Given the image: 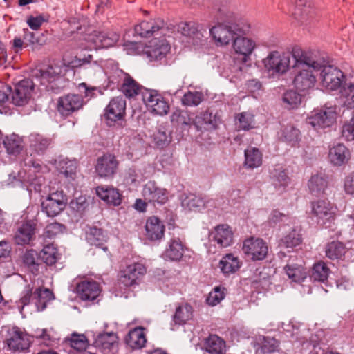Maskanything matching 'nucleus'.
<instances>
[{"mask_svg":"<svg viewBox=\"0 0 354 354\" xmlns=\"http://www.w3.org/2000/svg\"><path fill=\"white\" fill-rule=\"evenodd\" d=\"M292 57L295 60V67L298 72L294 79L295 88L300 91L313 88L316 82L315 73L322 68V64L314 60L306 53L294 51Z\"/></svg>","mask_w":354,"mask_h":354,"instance_id":"obj_2","label":"nucleus"},{"mask_svg":"<svg viewBox=\"0 0 354 354\" xmlns=\"http://www.w3.org/2000/svg\"><path fill=\"white\" fill-rule=\"evenodd\" d=\"M30 147L37 153H43L52 145V140L38 133L29 136Z\"/></svg>","mask_w":354,"mask_h":354,"instance_id":"obj_42","label":"nucleus"},{"mask_svg":"<svg viewBox=\"0 0 354 354\" xmlns=\"http://www.w3.org/2000/svg\"><path fill=\"white\" fill-rule=\"evenodd\" d=\"M165 26V22L160 18L142 20L135 26V32L141 37H151L157 35Z\"/></svg>","mask_w":354,"mask_h":354,"instance_id":"obj_21","label":"nucleus"},{"mask_svg":"<svg viewBox=\"0 0 354 354\" xmlns=\"http://www.w3.org/2000/svg\"><path fill=\"white\" fill-rule=\"evenodd\" d=\"M350 158V151L343 144H335L329 149L328 160L335 166H342L346 164Z\"/></svg>","mask_w":354,"mask_h":354,"instance_id":"obj_24","label":"nucleus"},{"mask_svg":"<svg viewBox=\"0 0 354 354\" xmlns=\"http://www.w3.org/2000/svg\"><path fill=\"white\" fill-rule=\"evenodd\" d=\"M36 225L32 221H27L19 225L15 232L14 240L17 245H28L35 239Z\"/></svg>","mask_w":354,"mask_h":354,"instance_id":"obj_23","label":"nucleus"},{"mask_svg":"<svg viewBox=\"0 0 354 354\" xmlns=\"http://www.w3.org/2000/svg\"><path fill=\"white\" fill-rule=\"evenodd\" d=\"M3 144L10 154L19 153L23 149L22 139L15 133L6 136L3 140Z\"/></svg>","mask_w":354,"mask_h":354,"instance_id":"obj_47","label":"nucleus"},{"mask_svg":"<svg viewBox=\"0 0 354 354\" xmlns=\"http://www.w3.org/2000/svg\"><path fill=\"white\" fill-rule=\"evenodd\" d=\"M142 196L146 201L153 204H165L168 200L167 190L158 187L153 181H149L144 185Z\"/></svg>","mask_w":354,"mask_h":354,"instance_id":"obj_20","label":"nucleus"},{"mask_svg":"<svg viewBox=\"0 0 354 354\" xmlns=\"http://www.w3.org/2000/svg\"><path fill=\"white\" fill-rule=\"evenodd\" d=\"M65 229L64 225L59 223H52L48 224L45 228V235L46 237L52 238L62 233Z\"/></svg>","mask_w":354,"mask_h":354,"instance_id":"obj_63","label":"nucleus"},{"mask_svg":"<svg viewBox=\"0 0 354 354\" xmlns=\"http://www.w3.org/2000/svg\"><path fill=\"white\" fill-rule=\"evenodd\" d=\"M245 166L249 169L259 167L262 164V153L259 149L250 147L245 150Z\"/></svg>","mask_w":354,"mask_h":354,"instance_id":"obj_41","label":"nucleus"},{"mask_svg":"<svg viewBox=\"0 0 354 354\" xmlns=\"http://www.w3.org/2000/svg\"><path fill=\"white\" fill-rule=\"evenodd\" d=\"M168 248L165 250L163 257L165 259L178 261L183 255V246L178 238H173L168 243Z\"/></svg>","mask_w":354,"mask_h":354,"instance_id":"obj_37","label":"nucleus"},{"mask_svg":"<svg viewBox=\"0 0 354 354\" xmlns=\"http://www.w3.org/2000/svg\"><path fill=\"white\" fill-rule=\"evenodd\" d=\"M319 71L322 86L326 90H339L342 85L348 81L343 72L335 66L322 64Z\"/></svg>","mask_w":354,"mask_h":354,"instance_id":"obj_5","label":"nucleus"},{"mask_svg":"<svg viewBox=\"0 0 354 354\" xmlns=\"http://www.w3.org/2000/svg\"><path fill=\"white\" fill-rule=\"evenodd\" d=\"M142 100L148 109L156 115H166L169 110L168 102L157 91L145 90Z\"/></svg>","mask_w":354,"mask_h":354,"instance_id":"obj_12","label":"nucleus"},{"mask_svg":"<svg viewBox=\"0 0 354 354\" xmlns=\"http://www.w3.org/2000/svg\"><path fill=\"white\" fill-rule=\"evenodd\" d=\"M245 35L240 34V35H236L232 42L233 50L236 54L242 57L241 59L244 63L248 61L256 46L254 41L246 37Z\"/></svg>","mask_w":354,"mask_h":354,"instance_id":"obj_22","label":"nucleus"},{"mask_svg":"<svg viewBox=\"0 0 354 354\" xmlns=\"http://www.w3.org/2000/svg\"><path fill=\"white\" fill-rule=\"evenodd\" d=\"M208 237L210 245L218 249L229 247L233 243V232L227 224H220L212 228Z\"/></svg>","mask_w":354,"mask_h":354,"instance_id":"obj_9","label":"nucleus"},{"mask_svg":"<svg viewBox=\"0 0 354 354\" xmlns=\"http://www.w3.org/2000/svg\"><path fill=\"white\" fill-rule=\"evenodd\" d=\"M77 162L76 160H69L64 158L59 161L57 168L60 173L66 177L73 178L76 172Z\"/></svg>","mask_w":354,"mask_h":354,"instance_id":"obj_54","label":"nucleus"},{"mask_svg":"<svg viewBox=\"0 0 354 354\" xmlns=\"http://www.w3.org/2000/svg\"><path fill=\"white\" fill-rule=\"evenodd\" d=\"M272 184L279 192H283L290 183V178L282 168H276L271 173Z\"/></svg>","mask_w":354,"mask_h":354,"instance_id":"obj_39","label":"nucleus"},{"mask_svg":"<svg viewBox=\"0 0 354 354\" xmlns=\"http://www.w3.org/2000/svg\"><path fill=\"white\" fill-rule=\"evenodd\" d=\"M241 263L237 257L232 254H227L219 262L221 272L226 275L236 272L241 267Z\"/></svg>","mask_w":354,"mask_h":354,"instance_id":"obj_34","label":"nucleus"},{"mask_svg":"<svg viewBox=\"0 0 354 354\" xmlns=\"http://www.w3.org/2000/svg\"><path fill=\"white\" fill-rule=\"evenodd\" d=\"M45 21L46 19H44V16L42 15H40L37 17H28L26 22L31 29L34 30H37L40 28V27Z\"/></svg>","mask_w":354,"mask_h":354,"instance_id":"obj_64","label":"nucleus"},{"mask_svg":"<svg viewBox=\"0 0 354 354\" xmlns=\"http://www.w3.org/2000/svg\"><path fill=\"white\" fill-rule=\"evenodd\" d=\"M83 105L82 96L76 94H68L62 96L57 101V111L63 116H68L78 111Z\"/></svg>","mask_w":354,"mask_h":354,"instance_id":"obj_18","label":"nucleus"},{"mask_svg":"<svg viewBox=\"0 0 354 354\" xmlns=\"http://www.w3.org/2000/svg\"><path fill=\"white\" fill-rule=\"evenodd\" d=\"M118 164L114 155L106 153L97 158L95 171L100 177H112L117 171Z\"/></svg>","mask_w":354,"mask_h":354,"instance_id":"obj_19","label":"nucleus"},{"mask_svg":"<svg viewBox=\"0 0 354 354\" xmlns=\"http://www.w3.org/2000/svg\"><path fill=\"white\" fill-rule=\"evenodd\" d=\"M203 100V95L199 91H188L182 98V103L187 106H196Z\"/></svg>","mask_w":354,"mask_h":354,"instance_id":"obj_60","label":"nucleus"},{"mask_svg":"<svg viewBox=\"0 0 354 354\" xmlns=\"http://www.w3.org/2000/svg\"><path fill=\"white\" fill-rule=\"evenodd\" d=\"M147 272L146 267L141 263H130L120 270V282L126 287L138 284Z\"/></svg>","mask_w":354,"mask_h":354,"instance_id":"obj_10","label":"nucleus"},{"mask_svg":"<svg viewBox=\"0 0 354 354\" xmlns=\"http://www.w3.org/2000/svg\"><path fill=\"white\" fill-rule=\"evenodd\" d=\"M62 68L59 65H53L48 66L46 70L40 71V82L45 86L47 89L54 90L55 86L52 85L57 81L61 80V74Z\"/></svg>","mask_w":354,"mask_h":354,"instance_id":"obj_25","label":"nucleus"},{"mask_svg":"<svg viewBox=\"0 0 354 354\" xmlns=\"http://www.w3.org/2000/svg\"><path fill=\"white\" fill-rule=\"evenodd\" d=\"M257 344L259 345V348L257 350V353L259 350L263 354H270L277 351L279 347V342L270 337L259 336L256 339Z\"/></svg>","mask_w":354,"mask_h":354,"instance_id":"obj_43","label":"nucleus"},{"mask_svg":"<svg viewBox=\"0 0 354 354\" xmlns=\"http://www.w3.org/2000/svg\"><path fill=\"white\" fill-rule=\"evenodd\" d=\"M102 291L100 285L93 279H84L76 286V292L83 301H94Z\"/></svg>","mask_w":354,"mask_h":354,"instance_id":"obj_16","label":"nucleus"},{"mask_svg":"<svg viewBox=\"0 0 354 354\" xmlns=\"http://www.w3.org/2000/svg\"><path fill=\"white\" fill-rule=\"evenodd\" d=\"M225 288L215 287L214 290L209 292L207 298V303L212 306L218 304L225 296Z\"/></svg>","mask_w":354,"mask_h":354,"instance_id":"obj_61","label":"nucleus"},{"mask_svg":"<svg viewBox=\"0 0 354 354\" xmlns=\"http://www.w3.org/2000/svg\"><path fill=\"white\" fill-rule=\"evenodd\" d=\"M121 91L127 97H133L145 92V88L138 84L129 75L120 86Z\"/></svg>","mask_w":354,"mask_h":354,"instance_id":"obj_40","label":"nucleus"},{"mask_svg":"<svg viewBox=\"0 0 354 354\" xmlns=\"http://www.w3.org/2000/svg\"><path fill=\"white\" fill-rule=\"evenodd\" d=\"M342 136L348 141L354 140V115L342 126Z\"/></svg>","mask_w":354,"mask_h":354,"instance_id":"obj_62","label":"nucleus"},{"mask_svg":"<svg viewBox=\"0 0 354 354\" xmlns=\"http://www.w3.org/2000/svg\"><path fill=\"white\" fill-rule=\"evenodd\" d=\"M39 257L48 266L54 265L58 259V252L53 244H48L39 253Z\"/></svg>","mask_w":354,"mask_h":354,"instance_id":"obj_52","label":"nucleus"},{"mask_svg":"<svg viewBox=\"0 0 354 354\" xmlns=\"http://www.w3.org/2000/svg\"><path fill=\"white\" fill-rule=\"evenodd\" d=\"M126 101L122 97L113 98L105 109V118L109 125L123 119L125 115Z\"/></svg>","mask_w":354,"mask_h":354,"instance_id":"obj_17","label":"nucleus"},{"mask_svg":"<svg viewBox=\"0 0 354 354\" xmlns=\"http://www.w3.org/2000/svg\"><path fill=\"white\" fill-rule=\"evenodd\" d=\"M97 196L107 203L115 206L121 203V195L118 190L113 187L100 186L96 189Z\"/></svg>","mask_w":354,"mask_h":354,"instance_id":"obj_31","label":"nucleus"},{"mask_svg":"<svg viewBox=\"0 0 354 354\" xmlns=\"http://www.w3.org/2000/svg\"><path fill=\"white\" fill-rule=\"evenodd\" d=\"M243 251L252 261H261L268 255V246L262 239L252 237L244 241Z\"/></svg>","mask_w":354,"mask_h":354,"instance_id":"obj_13","label":"nucleus"},{"mask_svg":"<svg viewBox=\"0 0 354 354\" xmlns=\"http://www.w3.org/2000/svg\"><path fill=\"white\" fill-rule=\"evenodd\" d=\"M312 214L322 225L331 223L335 219L337 207L327 199H319L312 202Z\"/></svg>","mask_w":354,"mask_h":354,"instance_id":"obj_8","label":"nucleus"},{"mask_svg":"<svg viewBox=\"0 0 354 354\" xmlns=\"http://www.w3.org/2000/svg\"><path fill=\"white\" fill-rule=\"evenodd\" d=\"M204 346L209 354H224L225 352V342L216 335H209L205 339Z\"/></svg>","mask_w":354,"mask_h":354,"instance_id":"obj_36","label":"nucleus"},{"mask_svg":"<svg viewBox=\"0 0 354 354\" xmlns=\"http://www.w3.org/2000/svg\"><path fill=\"white\" fill-rule=\"evenodd\" d=\"M179 122L184 125H193L201 134L216 130L220 123L219 118L209 111L200 113L198 115L181 111L179 114Z\"/></svg>","mask_w":354,"mask_h":354,"instance_id":"obj_3","label":"nucleus"},{"mask_svg":"<svg viewBox=\"0 0 354 354\" xmlns=\"http://www.w3.org/2000/svg\"><path fill=\"white\" fill-rule=\"evenodd\" d=\"M170 50V46L165 39H154L147 47L146 53L152 59H161L165 57Z\"/></svg>","mask_w":354,"mask_h":354,"instance_id":"obj_28","label":"nucleus"},{"mask_svg":"<svg viewBox=\"0 0 354 354\" xmlns=\"http://www.w3.org/2000/svg\"><path fill=\"white\" fill-rule=\"evenodd\" d=\"M70 346L79 351H84L88 346V340L83 334L73 333L71 337L67 339Z\"/></svg>","mask_w":354,"mask_h":354,"instance_id":"obj_58","label":"nucleus"},{"mask_svg":"<svg viewBox=\"0 0 354 354\" xmlns=\"http://www.w3.org/2000/svg\"><path fill=\"white\" fill-rule=\"evenodd\" d=\"M209 202L210 201H205L201 196L189 194L183 199L182 205L191 211H200L205 207H207Z\"/></svg>","mask_w":354,"mask_h":354,"instance_id":"obj_44","label":"nucleus"},{"mask_svg":"<svg viewBox=\"0 0 354 354\" xmlns=\"http://www.w3.org/2000/svg\"><path fill=\"white\" fill-rule=\"evenodd\" d=\"M301 243L300 230L292 229L288 234L284 236L280 241V246L286 248H293Z\"/></svg>","mask_w":354,"mask_h":354,"instance_id":"obj_50","label":"nucleus"},{"mask_svg":"<svg viewBox=\"0 0 354 354\" xmlns=\"http://www.w3.org/2000/svg\"><path fill=\"white\" fill-rule=\"evenodd\" d=\"M329 274V268L322 261L315 263L313 268L310 277L314 281L324 282Z\"/></svg>","mask_w":354,"mask_h":354,"instance_id":"obj_55","label":"nucleus"},{"mask_svg":"<svg viewBox=\"0 0 354 354\" xmlns=\"http://www.w3.org/2000/svg\"><path fill=\"white\" fill-rule=\"evenodd\" d=\"M39 255L34 250H28L23 257V261L32 273H35L38 271V267L39 266Z\"/></svg>","mask_w":354,"mask_h":354,"instance_id":"obj_57","label":"nucleus"},{"mask_svg":"<svg viewBox=\"0 0 354 354\" xmlns=\"http://www.w3.org/2000/svg\"><path fill=\"white\" fill-rule=\"evenodd\" d=\"M336 109L333 106H324L315 109L306 118V122L315 129H324L332 126L336 120Z\"/></svg>","mask_w":354,"mask_h":354,"instance_id":"obj_6","label":"nucleus"},{"mask_svg":"<svg viewBox=\"0 0 354 354\" xmlns=\"http://www.w3.org/2000/svg\"><path fill=\"white\" fill-rule=\"evenodd\" d=\"M147 342L144 328L137 327L129 331L126 337V343L133 349H140L145 346Z\"/></svg>","mask_w":354,"mask_h":354,"instance_id":"obj_32","label":"nucleus"},{"mask_svg":"<svg viewBox=\"0 0 354 354\" xmlns=\"http://www.w3.org/2000/svg\"><path fill=\"white\" fill-rule=\"evenodd\" d=\"M217 19L218 23L209 32L218 46L229 45L236 35L247 34L250 28L245 20L238 18L232 11L225 8H219Z\"/></svg>","mask_w":354,"mask_h":354,"instance_id":"obj_1","label":"nucleus"},{"mask_svg":"<svg viewBox=\"0 0 354 354\" xmlns=\"http://www.w3.org/2000/svg\"><path fill=\"white\" fill-rule=\"evenodd\" d=\"M145 231L146 236L151 241L160 240L164 236L165 226L158 218L151 216L146 221Z\"/></svg>","mask_w":354,"mask_h":354,"instance_id":"obj_26","label":"nucleus"},{"mask_svg":"<svg viewBox=\"0 0 354 354\" xmlns=\"http://www.w3.org/2000/svg\"><path fill=\"white\" fill-rule=\"evenodd\" d=\"M155 145L159 148L167 147L171 142L172 137L170 133L159 129L153 136Z\"/></svg>","mask_w":354,"mask_h":354,"instance_id":"obj_59","label":"nucleus"},{"mask_svg":"<svg viewBox=\"0 0 354 354\" xmlns=\"http://www.w3.org/2000/svg\"><path fill=\"white\" fill-rule=\"evenodd\" d=\"M339 100L347 109H354V80L345 82L339 90Z\"/></svg>","mask_w":354,"mask_h":354,"instance_id":"obj_27","label":"nucleus"},{"mask_svg":"<svg viewBox=\"0 0 354 354\" xmlns=\"http://www.w3.org/2000/svg\"><path fill=\"white\" fill-rule=\"evenodd\" d=\"M290 55L279 51L270 52L263 60L264 67L272 76L285 73L290 66Z\"/></svg>","mask_w":354,"mask_h":354,"instance_id":"obj_4","label":"nucleus"},{"mask_svg":"<svg viewBox=\"0 0 354 354\" xmlns=\"http://www.w3.org/2000/svg\"><path fill=\"white\" fill-rule=\"evenodd\" d=\"M34 83L31 80L26 79L15 85L12 94V103L19 106L27 104L32 97Z\"/></svg>","mask_w":354,"mask_h":354,"instance_id":"obj_15","label":"nucleus"},{"mask_svg":"<svg viewBox=\"0 0 354 354\" xmlns=\"http://www.w3.org/2000/svg\"><path fill=\"white\" fill-rule=\"evenodd\" d=\"M67 203L66 196L62 191L52 192L41 203L44 212L49 217H54L61 213Z\"/></svg>","mask_w":354,"mask_h":354,"instance_id":"obj_11","label":"nucleus"},{"mask_svg":"<svg viewBox=\"0 0 354 354\" xmlns=\"http://www.w3.org/2000/svg\"><path fill=\"white\" fill-rule=\"evenodd\" d=\"M86 239L90 245L102 247L106 241V236L101 229L93 227L86 232Z\"/></svg>","mask_w":354,"mask_h":354,"instance_id":"obj_49","label":"nucleus"},{"mask_svg":"<svg viewBox=\"0 0 354 354\" xmlns=\"http://www.w3.org/2000/svg\"><path fill=\"white\" fill-rule=\"evenodd\" d=\"M53 299L54 295L52 291L48 288H39L34 291L32 302L39 311H42L46 308L47 303Z\"/></svg>","mask_w":354,"mask_h":354,"instance_id":"obj_38","label":"nucleus"},{"mask_svg":"<svg viewBox=\"0 0 354 354\" xmlns=\"http://www.w3.org/2000/svg\"><path fill=\"white\" fill-rule=\"evenodd\" d=\"M346 252V248L340 241H333L328 243L325 248L326 256L332 260L341 259Z\"/></svg>","mask_w":354,"mask_h":354,"instance_id":"obj_45","label":"nucleus"},{"mask_svg":"<svg viewBox=\"0 0 354 354\" xmlns=\"http://www.w3.org/2000/svg\"><path fill=\"white\" fill-rule=\"evenodd\" d=\"M117 335L113 332L99 333L95 338L93 345L102 350L110 349L117 342Z\"/></svg>","mask_w":354,"mask_h":354,"instance_id":"obj_46","label":"nucleus"},{"mask_svg":"<svg viewBox=\"0 0 354 354\" xmlns=\"http://www.w3.org/2000/svg\"><path fill=\"white\" fill-rule=\"evenodd\" d=\"M283 106L288 109L299 107L301 102V95L293 90L286 91L282 97Z\"/></svg>","mask_w":354,"mask_h":354,"instance_id":"obj_53","label":"nucleus"},{"mask_svg":"<svg viewBox=\"0 0 354 354\" xmlns=\"http://www.w3.org/2000/svg\"><path fill=\"white\" fill-rule=\"evenodd\" d=\"M193 313L194 310L190 304L187 303L182 304L176 307L172 320L177 325L185 324L192 319Z\"/></svg>","mask_w":354,"mask_h":354,"instance_id":"obj_33","label":"nucleus"},{"mask_svg":"<svg viewBox=\"0 0 354 354\" xmlns=\"http://www.w3.org/2000/svg\"><path fill=\"white\" fill-rule=\"evenodd\" d=\"M300 131L292 124L283 127L279 133L281 140L291 146H295L300 140Z\"/></svg>","mask_w":354,"mask_h":354,"instance_id":"obj_35","label":"nucleus"},{"mask_svg":"<svg viewBox=\"0 0 354 354\" xmlns=\"http://www.w3.org/2000/svg\"><path fill=\"white\" fill-rule=\"evenodd\" d=\"M327 187L328 180L324 174H313L308 182L309 192L315 196H319L324 194Z\"/></svg>","mask_w":354,"mask_h":354,"instance_id":"obj_30","label":"nucleus"},{"mask_svg":"<svg viewBox=\"0 0 354 354\" xmlns=\"http://www.w3.org/2000/svg\"><path fill=\"white\" fill-rule=\"evenodd\" d=\"M128 75L129 74L124 73L121 69L118 68L114 69L113 72L108 75V86L111 89L120 87Z\"/></svg>","mask_w":354,"mask_h":354,"instance_id":"obj_56","label":"nucleus"},{"mask_svg":"<svg viewBox=\"0 0 354 354\" xmlns=\"http://www.w3.org/2000/svg\"><path fill=\"white\" fill-rule=\"evenodd\" d=\"M6 332L4 342L8 348L14 351H22L28 349L30 345L28 335L18 327L6 328L3 330Z\"/></svg>","mask_w":354,"mask_h":354,"instance_id":"obj_7","label":"nucleus"},{"mask_svg":"<svg viewBox=\"0 0 354 354\" xmlns=\"http://www.w3.org/2000/svg\"><path fill=\"white\" fill-rule=\"evenodd\" d=\"M284 270L290 279L294 282L300 283L306 278V272L301 266L297 264H287Z\"/></svg>","mask_w":354,"mask_h":354,"instance_id":"obj_48","label":"nucleus"},{"mask_svg":"<svg viewBox=\"0 0 354 354\" xmlns=\"http://www.w3.org/2000/svg\"><path fill=\"white\" fill-rule=\"evenodd\" d=\"M236 125L239 130L248 131L254 127V117L250 112L238 113L236 117Z\"/></svg>","mask_w":354,"mask_h":354,"instance_id":"obj_51","label":"nucleus"},{"mask_svg":"<svg viewBox=\"0 0 354 354\" xmlns=\"http://www.w3.org/2000/svg\"><path fill=\"white\" fill-rule=\"evenodd\" d=\"M32 337L41 346L50 347L56 343L58 339L57 333L52 328H37L33 331Z\"/></svg>","mask_w":354,"mask_h":354,"instance_id":"obj_29","label":"nucleus"},{"mask_svg":"<svg viewBox=\"0 0 354 354\" xmlns=\"http://www.w3.org/2000/svg\"><path fill=\"white\" fill-rule=\"evenodd\" d=\"M119 38L120 35L113 31H93L86 39L90 48L98 49L113 46Z\"/></svg>","mask_w":354,"mask_h":354,"instance_id":"obj_14","label":"nucleus"}]
</instances>
